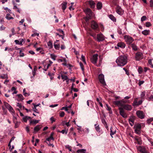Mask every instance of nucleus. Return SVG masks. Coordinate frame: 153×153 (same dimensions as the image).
Returning <instances> with one entry per match:
<instances>
[{"label": "nucleus", "instance_id": "nucleus-1", "mask_svg": "<svg viewBox=\"0 0 153 153\" xmlns=\"http://www.w3.org/2000/svg\"><path fill=\"white\" fill-rule=\"evenodd\" d=\"M116 61L118 66H123L127 62V58L124 55H121L117 58Z\"/></svg>", "mask_w": 153, "mask_h": 153}, {"label": "nucleus", "instance_id": "nucleus-2", "mask_svg": "<svg viewBox=\"0 0 153 153\" xmlns=\"http://www.w3.org/2000/svg\"><path fill=\"white\" fill-rule=\"evenodd\" d=\"M84 11L87 15L86 21H87L91 19V17L92 16V12L90 9L88 8L85 9Z\"/></svg>", "mask_w": 153, "mask_h": 153}, {"label": "nucleus", "instance_id": "nucleus-3", "mask_svg": "<svg viewBox=\"0 0 153 153\" xmlns=\"http://www.w3.org/2000/svg\"><path fill=\"white\" fill-rule=\"evenodd\" d=\"M124 37L125 42L128 45L132 44L131 43L134 40L132 37L128 35H126L124 36Z\"/></svg>", "mask_w": 153, "mask_h": 153}, {"label": "nucleus", "instance_id": "nucleus-4", "mask_svg": "<svg viewBox=\"0 0 153 153\" xmlns=\"http://www.w3.org/2000/svg\"><path fill=\"white\" fill-rule=\"evenodd\" d=\"M116 6L115 10L116 13L120 16L123 15L124 13V10L119 5H116Z\"/></svg>", "mask_w": 153, "mask_h": 153}, {"label": "nucleus", "instance_id": "nucleus-5", "mask_svg": "<svg viewBox=\"0 0 153 153\" xmlns=\"http://www.w3.org/2000/svg\"><path fill=\"white\" fill-rule=\"evenodd\" d=\"M99 79L100 82L103 85H106V83L105 81L104 75L102 74H100L99 75Z\"/></svg>", "mask_w": 153, "mask_h": 153}, {"label": "nucleus", "instance_id": "nucleus-6", "mask_svg": "<svg viewBox=\"0 0 153 153\" xmlns=\"http://www.w3.org/2000/svg\"><path fill=\"white\" fill-rule=\"evenodd\" d=\"M98 55L97 54H94L91 59V62L94 64L97 63L98 59Z\"/></svg>", "mask_w": 153, "mask_h": 153}, {"label": "nucleus", "instance_id": "nucleus-7", "mask_svg": "<svg viewBox=\"0 0 153 153\" xmlns=\"http://www.w3.org/2000/svg\"><path fill=\"white\" fill-rule=\"evenodd\" d=\"M136 114L137 117L141 119L144 118L145 114L143 111H138L136 112Z\"/></svg>", "mask_w": 153, "mask_h": 153}, {"label": "nucleus", "instance_id": "nucleus-8", "mask_svg": "<svg viewBox=\"0 0 153 153\" xmlns=\"http://www.w3.org/2000/svg\"><path fill=\"white\" fill-rule=\"evenodd\" d=\"M97 39L98 42L102 41L104 40L105 37L102 33H99L97 35Z\"/></svg>", "mask_w": 153, "mask_h": 153}, {"label": "nucleus", "instance_id": "nucleus-9", "mask_svg": "<svg viewBox=\"0 0 153 153\" xmlns=\"http://www.w3.org/2000/svg\"><path fill=\"white\" fill-rule=\"evenodd\" d=\"M120 114L123 118H126L127 117V115L125 113L124 111L123 108L120 107L119 108Z\"/></svg>", "mask_w": 153, "mask_h": 153}, {"label": "nucleus", "instance_id": "nucleus-10", "mask_svg": "<svg viewBox=\"0 0 153 153\" xmlns=\"http://www.w3.org/2000/svg\"><path fill=\"white\" fill-rule=\"evenodd\" d=\"M143 58V55L142 53L137 52L136 54L135 58L137 60H140Z\"/></svg>", "mask_w": 153, "mask_h": 153}, {"label": "nucleus", "instance_id": "nucleus-11", "mask_svg": "<svg viewBox=\"0 0 153 153\" xmlns=\"http://www.w3.org/2000/svg\"><path fill=\"white\" fill-rule=\"evenodd\" d=\"M137 149L141 153H148L146 148L143 147L139 146L137 148Z\"/></svg>", "mask_w": 153, "mask_h": 153}, {"label": "nucleus", "instance_id": "nucleus-12", "mask_svg": "<svg viewBox=\"0 0 153 153\" xmlns=\"http://www.w3.org/2000/svg\"><path fill=\"white\" fill-rule=\"evenodd\" d=\"M91 27L94 29H96L98 27L97 24L94 21H92L91 22Z\"/></svg>", "mask_w": 153, "mask_h": 153}, {"label": "nucleus", "instance_id": "nucleus-13", "mask_svg": "<svg viewBox=\"0 0 153 153\" xmlns=\"http://www.w3.org/2000/svg\"><path fill=\"white\" fill-rule=\"evenodd\" d=\"M42 128V126L41 125H38L36 126L33 129V133H36L39 131Z\"/></svg>", "mask_w": 153, "mask_h": 153}, {"label": "nucleus", "instance_id": "nucleus-14", "mask_svg": "<svg viewBox=\"0 0 153 153\" xmlns=\"http://www.w3.org/2000/svg\"><path fill=\"white\" fill-rule=\"evenodd\" d=\"M122 102V101H121V100L119 101L116 100L113 101V103L114 104L118 106H123Z\"/></svg>", "mask_w": 153, "mask_h": 153}, {"label": "nucleus", "instance_id": "nucleus-15", "mask_svg": "<svg viewBox=\"0 0 153 153\" xmlns=\"http://www.w3.org/2000/svg\"><path fill=\"white\" fill-rule=\"evenodd\" d=\"M123 109L128 111L131 110L132 109L131 106L127 104L123 106Z\"/></svg>", "mask_w": 153, "mask_h": 153}, {"label": "nucleus", "instance_id": "nucleus-16", "mask_svg": "<svg viewBox=\"0 0 153 153\" xmlns=\"http://www.w3.org/2000/svg\"><path fill=\"white\" fill-rule=\"evenodd\" d=\"M117 46L121 48H125L126 45L123 42H120L118 43Z\"/></svg>", "mask_w": 153, "mask_h": 153}, {"label": "nucleus", "instance_id": "nucleus-17", "mask_svg": "<svg viewBox=\"0 0 153 153\" xmlns=\"http://www.w3.org/2000/svg\"><path fill=\"white\" fill-rule=\"evenodd\" d=\"M128 121L130 125L132 126L134 123V119L133 117H131L128 119Z\"/></svg>", "mask_w": 153, "mask_h": 153}, {"label": "nucleus", "instance_id": "nucleus-18", "mask_svg": "<svg viewBox=\"0 0 153 153\" xmlns=\"http://www.w3.org/2000/svg\"><path fill=\"white\" fill-rule=\"evenodd\" d=\"M24 40L23 39H21L20 40V41H19L18 40H15L14 42L16 43V44L19 45H22V42H23Z\"/></svg>", "mask_w": 153, "mask_h": 153}, {"label": "nucleus", "instance_id": "nucleus-19", "mask_svg": "<svg viewBox=\"0 0 153 153\" xmlns=\"http://www.w3.org/2000/svg\"><path fill=\"white\" fill-rule=\"evenodd\" d=\"M67 5V2H64L61 4L62 9L64 11L66 8Z\"/></svg>", "mask_w": 153, "mask_h": 153}, {"label": "nucleus", "instance_id": "nucleus-20", "mask_svg": "<svg viewBox=\"0 0 153 153\" xmlns=\"http://www.w3.org/2000/svg\"><path fill=\"white\" fill-rule=\"evenodd\" d=\"M115 133V130H114V128L111 127L110 128V135L112 137H113L112 135H114Z\"/></svg>", "mask_w": 153, "mask_h": 153}, {"label": "nucleus", "instance_id": "nucleus-21", "mask_svg": "<svg viewBox=\"0 0 153 153\" xmlns=\"http://www.w3.org/2000/svg\"><path fill=\"white\" fill-rule=\"evenodd\" d=\"M89 3L91 8H94L95 7V3L92 1H89Z\"/></svg>", "mask_w": 153, "mask_h": 153}, {"label": "nucleus", "instance_id": "nucleus-22", "mask_svg": "<svg viewBox=\"0 0 153 153\" xmlns=\"http://www.w3.org/2000/svg\"><path fill=\"white\" fill-rule=\"evenodd\" d=\"M97 7L98 9L100 10L102 7V4L101 2H98L97 5Z\"/></svg>", "mask_w": 153, "mask_h": 153}, {"label": "nucleus", "instance_id": "nucleus-23", "mask_svg": "<svg viewBox=\"0 0 153 153\" xmlns=\"http://www.w3.org/2000/svg\"><path fill=\"white\" fill-rule=\"evenodd\" d=\"M150 30H145L142 31V33L145 35H147L149 34Z\"/></svg>", "mask_w": 153, "mask_h": 153}, {"label": "nucleus", "instance_id": "nucleus-24", "mask_svg": "<svg viewBox=\"0 0 153 153\" xmlns=\"http://www.w3.org/2000/svg\"><path fill=\"white\" fill-rule=\"evenodd\" d=\"M39 121V120H31L30 121V124H32L33 125H35V124L38 123Z\"/></svg>", "mask_w": 153, "mask_h": 153}, {"label": "nucleus", "instance_id": "nucleus-25", "mask_svg": "<svg viewBox=\"0 0 153 153\" xmlns=\"http://www.w3.org/2000/svg\"><path fill=\"white\" fill-rule=\"evenodd\" d=\"M109 18L114 22H116V19L112 15H109Z\"/></svg>", "mask_w": 153, "mask_h": 153}, {"label": "nucleus", "instance_id": "nucleus-26", "mask_svg": "<svg viewBox=\"0 0 153 153\" xmlns=\"http://www.w3.org/2000/svg\"><path fill=\"white\" fill-rule=\"evenodd\" d=\"M134 128L141 130V125L139 123L136 124L134 125Z\"/></svg>", "mask_w": 153, "mask_h": 153}, {"label": "nucleus", "instance_id": "nucleus-27", "mask_svg": "<svg viewBox=\"0 0 153 153\" xmlns=\"http://www.w3.org/2000/svg\"><path fill=\"white\" fill-rule=\"evenodd\" d=\"M95 129L96 131L98 132H100V128L99 127V125H98L97 124H95L94 125Z\"/></svg>", "mask_w": 153, "mask_h": 153}, {"label": "nucleus", "instance_id": "nucleus-28", "mask_svg": "<svg viewBox=\"0 0 153 153\" xmlns=\"http://www.w3.org/2000/svg\"><path fill=\"white\" fill-rule=\"evenodd\" d=\"M131 46L133 50L136 51L137 50V46L135 45L134 44H131Z\"/></svg>", "mask_w": 153, "mask_h": 153}, {"label": "nucleus", "instance_id": "nucleus-29", "mask_svg": "<svg viewBox=\"0 0 153 153\" xmlns=\"http://www.w3.org/2000/svg\"><path fill=\"white\" fill-rule=\"evenodd\" d=\"M106 109L109 111V113L110 114H112V111L111 110V109L110 107L107 104H106Z\"/></svg>", "mask_w": 153, "mask_h": 153}, {"label": "nucleus", "instance_id": "nucleus-30", "mask_svg": "<svg viewBox=\"0 0 153 153\" xmlns=\"http://www.w3.org/2000/svg\"><path fill=\"white\" fill-rule=\"evenodd\" d=\"M5 17L8 20L13 19V18L11 16L10 14L9 13H8L7 14Z\"/></svg>", "mask_w": 153, "mask_h": 153}, {"label": "nucleus", "instance_id": "nucleus-31", "mask_svg": "<svg viewBox=\"0 0 153 153\" xmlns=\"http://www.w3.org/2000/svg\"><path fill=\"white\" fill-rule=\"evenodd\" d=\"M137 71H138V73L139 74H142L143 71V68L140 66H139L138 67Z\"/></svg>", "mask_w": 153, "mask_h": 153}, {"label": "nucleus", "instance_id": "nucleus-32", "mask_svg": "<svg viewBox=\"0 0 153 153\" xmlns=\"http://www.w3.org/2000/svg\"><path fill=\"white\" fill-rule=\"evenodd\" d=\"M61 77L62 79L63 80V81H64L65 80H68V77L67 76L63 74L61 75Z\"/></svg>", "mask_w": 153, "mask_h": 153}, {"label": "nucleus", "instance_id": "nucleus-33", "mask_svg": "<svg viewBox=\"0 0 153 153\" xmlns=\"http://www.w3.org/2000/svg\"><path fill=\"white\" fill-rule=\"evenodd\" d=\"M0 77L2 79H8V78L7 74H3L1 75Z\"/></svg>", "mask_w": 153, "mask_h": 153}, {"label": "nucleus", "instance_id": "nucleus-34", "mask_svg": "<svg viewBox=\"0 0 153 153\" xmlns=\"http://www.w3.org/2000/svg\"><path fill=\"white\" fill-rule=\"evenodd\" d=\"M17 96L18 97V98H19V101H22L24 99L22 95L21 94H18L17 95Z\"/></svg>", "mask_w": 153, "mask_h": 153}, {"label": "nucleus", "instance_id": "nucleus-35", "mask_svg": "<svg viewBox=\"0 0 153 153\" xmlns=\"http://www.w3.org/2000/svg\"><path fill=\"white\" fill-rule=\"evenodd\" d=\"M138 98H135V99L134 100V102H133V106H138V102H137V100Z\"/></svg>", "mask_w": 153, "mask_h": 153}, {"label": "nucleus", "instance_id": "nucleus-36", "mask_svg": "<svg viewBox=\"0 0 153 153\" xmlns=\"http://www.w3.org/2000/svg\"><path fill=\"white\" fill-rule=\"evenodd\" d=\"M7 109L12 114H14V111L11 106Z\"/></svg>", "mask_w": 153, "mask_h": 153}, {"label": "nucleus", "instance_id": "nucleus-37", "mask_svg": "<svg viewBox=\"0 0 153 153\" xmlns=\"http://www.w3.org/2000/svg\"><path fill=\"white\" fill-rule=\"evenodd\" d=\"M30 118V117L25 116L23 118V120L24 122H26L27 121V120Z\"/></svg>", "mask_w": 153, "mask_h": 153}, {"label": "nucleus", "instance_id": "nucleus-38", "mask_svg": "<svg viewBox=\"0 0 153 153\" xmlns=\"http://www.w3.org/2000/svg\"><path fill=\"white\" fill-rule=\"evenodd\" d=\"M145 95V92L143 91L140 94V97L141 99L144 100V97Z\"/></svg>", "mask_w": 153, "mask_h": 153}, {"label": "nucleus", "instance_id": "nucleus-39", "mask_svg": "<svg viewBox=\"0 0 153 153\" xmlns=\"http://www.w3.org/2000/svg\"><path fill=\"white\" fill-rule=\"evenodd\" d=\"M68 129H63L62 131H59V132L62 133V134H64L65 133V134H67L68 132Z\"/></svg>", "mask_w": 153, "mask_h": 153}, {"label": "nucleus", "instance_id": "nucleus-40", "mask_svg": "<svg viewBox=\"0 0 153 153\" xmlns=\"http://www.w3.org/2000/svg\"><path fill=\"white\" fill-rule=\"evenodd\" d=\"M25 91H26V90H25V88H24L23 89V95L25 96H29L30 95L29 94L26 93V92H25Z\"/></svg>", "mask_w": 153, "mask_h": 153}, {"label": "nucleus", "instance_id": "nucleus-41", "mask_svg": "<svg viewBox=\"0 0 153 153\" xmlns=\"http://www.w3.org/2000/svg\"><path fill=\"white\" fill-rule=\"evenodd\" d=\"M134 131L137 134H139L141 133L140 131V129H139L136 128H134Z\"/></svg>", "mask_w": 153, "mask_h": 153}, {"label": "nucleus", "instance_id": "nucleus-42", "mask_svg": "<svg viewBox=\"0 0 153 153\" xmlns=\"http://www.w3.org/2000/svg\"><path fill=\"white\" fill-rule=\"evenodd\" d=\"M51 140H53L54 139L53 137H49L46 139V140L48 141H50Z\"/></svg>", "mask_w": 153, "mask_h": 153}, {"label": "nucleus", "instance_id": "nucleus-43", "mask_svg": "<svg viewBox=\"0 0 153 153\" xmlns=\"http://www.w3.org/2000/svg\"><path fill=\"white\" fill-rule=\"evenodd\" d=\"M81 60L85 64H86V62L85 60V57L82 55L81 56Z\"/></svg>", "mask_w": 153, "mask_h": 153}, {"label": "nucleus", "instance_id": "nucleus-44", "mask_svg": "<svg viewBox=\"0 0 153 153\" xmlns=\"http://www.w3.org/2000/svg\"><path fill=\"white\" fill-rule=\"evenodd\" d=\"M4 105L7 109H8L9 107L10 106V105L8 103L5 102H4Z\"/></svg>", "mask_w": 153, "mask_h": 153}, {"label": "nucleus", "instance_id": "nucleus-45", "mask_svg": "<svg viewBox=\"0 0 153 153\" xmlns=\"http://www.w3.org/2000/svg\"><path fill=\"white\" fill-rule=\"evenodd\" d=\"M51 57L54 60H56V56L53 54H51Z\"/></svg>", "mask_w": 153, "mask_h": 153}, {"label": "nucleus", "instance_id": "nucleus-46", "mask_svg": "<svg viewBox=\"0 0 153 153\" xmlns=\"http://www.w3.org/2000/svg\"><path fill=\"white\" fill-rule=\"evenodd\" d=\"M22 50H20L19 51V56L20 57H23L24 56V53L22 52Z\"/></svg>", "mask_w": 153, "mask_h": 153}, {"label": "nucleus", "instance_id": "nucleus-47", "mask_svg": "<svg viewBox=\"0 0 153 153\" xmlns=\"http://www.w3.org/2000/svg\"><path fill=\"white\" fill-rule=\"evenodd\" d=\"M65 147L66 149H68L70 151H72V149L71 148V147L69 145H67L65 146Z\"/></svg>", "mask_w": 153, "mask_h": 153}, {"label": "nucleus", "instance_id": "nucleus-48", "mask_svg": "<svg viewBox=\"0 0 153 153\" xmlns=\"http://www.w3.org/2000/svg\"><path fill=\"white\" fill-rule=\"evenodd\" d=\"M79 65H80V67L81 68V69L82 71H83L84 70L83 65L81 62H80Z\"/></svg>", "mask_w": 153, "mask_h": 153}, {"label": "nucleus", "instance_id": "nucleus-49", "mask_svg": "<svg viewBox=\"0 0 153 153\" xmlns=\"http://www.w3.org/2000/svg\"><path fill=\"white\" fill-rule=\"evenodd\" d=\"M54 46L56 49L59 50L60 47V45L59 44H54Z\"/></svg>", "mask_w": 153, "mask_h": 153}, {"label": "nucleus", "instance_id": "nucleus-50", "mask_svg": "<svg viewBox=\"0 0 153 153\" xmlns=\"http://www.w3.org/2000/svg\"><path fill=\"white\" fill-rule=\"evenodd\" d=\"M146 19V16H144L141 18V20L142 22H143Z\"/></svg>", "mask_w": 153, "mask_h": 153}, {"label": "nucleus", "instance_id": "nucleus-51", "mask_svg": "<svg viewBox=\"0 0 153 153\" xmlns=\"http://www.w3.org/2000/svg\"><path fill=\"white\" fill-rule=\"evenodd\" d=\"M148 62L149 64L151 65V67L152 68H153V65L152 63V61L151 59H149L148 61Z\"/></svg>", "mask_w": 153, "mask_h": 153}, {"label": "nucleus", "instance_id": "nucleus-52", "mask_svg": "<svg viewBox=\"0 0 153 153\" xmlns=\"http://www.w3.org/2000/svg\"><path fill=\"white\" fill-rule=\"evenodd\" d=\"M48 45L51 48L52 47V43L51 41H49L48 42Z\"/></svg>", "mask_w": 153, "mask_h": 153}, {"label": "nucleus", "instance_id": "nucleus-53", "mask_svg": "<svg viewBox=\"0 0 153 153\" xmlns=\"http://www.w3.org/2000/svg\"><path fill=\"white\" fill-rule=\"evenodd\" d=\"M131 136V137L133 138L134 139H135L136 140V141H137L140 138L137 136L133 137L132 136Z\"/></svg>", "mask_w": 153, "mask_h": 153}, {"label": "nucleus", "instance_id": "nucleus-54", "mask_svg": "<svg viewBox=\"0 0 153 153\" xmlns=\"http://www.w3.org/2000/svg\"><path fill=\"white\" fill-rule=\"evenodd\" d=\"M136 141L139 145H141L142 144V141L140 138Z\"/></svg>", "mask_w": 153, "mask_h": 153}, {"label": "nucleus", "instance_id": "nucleus-55", "mask_svg": "<svg viewBox=\"0 0 153 153\" xmlns=\"http://www.w3.org/2000/svg\"><path fill=\"white\" fill-rule=\"evenodd\" d=\"M121 101H122V104L123 105V106L124 105V104L128 102V101L126 100H125L124 99H123L121 100Z\"/></svg>", "mask_w": 153, "mask_h": 153}, {"label": "nucleus", "instance_id": "nucleus-56", "mask_svg": "<svg viewBox=\"0 0 153 153\" xmlns=\"http://www.w3.org/2000/svg\"><path fill=\"white\" fill-rule=\"evenodd\" d=\"M144 81L143 80L140 81V80L139 82L138 83V85L139 86H140L142 84L144 83Z\"/></svg>", "mask_w": 153, "mask_h": 153}, {"label": "nucleus", "instance_id": "nucleus-57", "mask_svg": "<svg viewBox=\"0 0 153 153\" xmlns=\"http://www.w3.org/2000/svg\"><path fill=\"white\" fill-rule=\"evenodd\" d=\"M151 25L150 22H147L146 23V27H149Z\"/></svg>", "mask_w": 153, "mask_h": 153}, {"label": "nucleus", "instance_id": "nucleus-58", "mask_svg": "<svg viewBox=\"0 0 153 153\" xmlns=\"http://www.w3.org/2000/svg\"><path fill=\"white\" fill-rule=\"evenodd\" d=\"M50 120L51 121V123H53V122H55V120L54 119L53 117H51L50 119Z\"/></svg>", "mask_w": 153, "mask_h": 153}, {"label": "nucleus", "instance_id": "nucleus-59", "mask_svg": "<svg viewBox=\"0 0 153 153\" xmlns=\"http://www.w3.org/2000/svg\"><path fill=\"white\" fill-rule=\"evenodd\" d=\"M39 33H35L31 35L32 36H39Z\"/></svg>", "mask_w": 153, "mask_h": 153}, {"label": "nucleus", "instance_id": "nucleus-60", "mask_svg": "<svg viewBox=\"0 0 153 153\" xmlns=\"http://www.w3.org/2000/svg\"><path fill=\"white\" fill-rule=\"evenodd\" d=\"M149 100L150 101H153V95H151L149 97Z\"/></svg>", "mask_w": 153, "mask_h": 153}, {"label": "nucleus", "instance_id": "nucleus-61", "mask_svg": "<svg viewBox=\"0 0 153 153\" xmlns=\"http://www.w3.org/2000/svg\"><path fill=\"white\" fill-rule=\"evenodd\" d=\"M65 114L64 112L62 111L60 114V116L61 117H63L64 116Z\"/></svg>", "mask_w": 153, "mask_h": 153}, {"label": "nucleus", "instance_id": "nucleus-62", "mask_svg": "<svg viewBox=\"0 0 153 153\" xmlns=\"http://www.w3.org/2000/svg\"><path fill=\"white\" fill-rule=\"evenodd\" d=\"M36 50L37 51H40V52H41V51L42 50V48H36Z\"/></svg>", "mask_w": 153, "mask_h": 153}, {"label": "nucleus", "instance_id": "nucleus-63", "mask_svg": "<svg viewBox=\"0 0 153 153\" xmlns=\"http://www.w3.org/2000/svg\"><path fill=\"white\" fill-rule=\"evenodd\" d=\"M26 130L27 133H28L30 131L29 127L28 126H27L25 128Z\"/></svg>", "mask_w": 153, "mask_h": 153}, {"label": "nucleus", "instance_id": "nucleus-64", "mask_svg": "<svg viewBox=\"0 0 153 153\" xmlns=\"http://www.w3.org/2000/svg\"><path fill=\"white\" fill-rule=\"evenodd\" d=\"M150 6L151 7H153V0H151L150 1Z\"/></svg>", "mask_w": 153, "mask_h": 153}]
</instances>
